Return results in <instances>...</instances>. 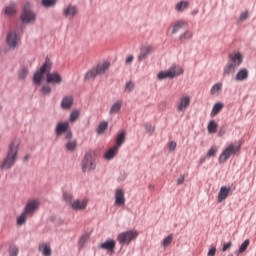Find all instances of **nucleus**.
Listing matches in <instances>:
<instances>
[{
  "label": "nucleus",
  "mask_w": 256,
  "mask_h": 256,
  "mask_svg": "<svg viewBox=\"0 0 256 256\" xmlns=\"http://www.w3.org/2000/svg\"><path fill=\"white\" fill-rule=\"evenodd\" d=\"M53 67V63L49 58L46 59L45 63L40 67V70H38L33 77V81L35 85H41V81H43V78L46 74V82L52 83L55 85H61L63 81V77L59 75L57 72H52L51 69Z\"/></svg>",
  "instance_id": "f257e3e1"
},
{
  "label": "nucleus",
  "mask_w": 256,
  "mask_h": 256,
  "mask_svg": "<svg viewBox=\"0 0 256 256\" xmlns=\"http://www.w3.org/2000/svg\"><path fill=\"white\" fill-rule=\"evenodd\" d=\"M241 63H243V54H241V52H234L229 54L228 62L223 69L224 77L233 75Z\"/></svg>",
  "instance_id": "f03ea898"
},
{
  "label": "nucleus",
  "mask_w": 256,
  "mask_h": 256,
  "mask_svg": "<svg viewBox=\"0 0 256 256\" xmlns=\"http://www.w3.org/2000/svg\"><path fill=\"white\" fill-rule=\"evenodd\" d=\"M18 146L15 143H11L6 159L2 164V169H11L17 161Z\"/></svg>",
  "instance_id": "7ed1b4c3"
},
{
  "label": "nucleus",
  "mask_w": 256,
  "mask_h": 256,
  "mask_svg": "<svg viewBox=\"0 0 256 256\" xmlns=\"http://www.w3.org/2000/svg\"><path fill=\"white\" fill-rule=\"evenodd\" d=\"M137 237H139V232L137 230H128L118 234L117 241L120 245H129V243L135 241Z\"/></svg>",
  "instance_id": "20e7f679"
},
{
  "label": "nucleus",
  "mask_w": 256,
  "mask_h": 256,
  "mask_svg": "<svg viewBox=\"0 0 256 256\" xmlns=\"http://www.w3.org/2000/svg\"><path fill=\"white\" fill-rule=\"evenodd\" d=\"M239 151V146L233 144L228 145L220 154L218 161L220 164L227 163L228 159H231V155H235Z\"/></svg>",
  "instance_id": "39448f33"
},
{
  "label": "nucleus",
  "mask_w": 256,
  "mask_h": 256,
  "mask_svg": "<svg viewBox=\"0 0 256 256\" xmlns=\"http://www.w3.org/2000/svg\"><path fill=\"white\" fill-rule=\"evenodd\" d=\"M39 207H41V202L37 199H31L27 201L23 211L26 215L33 217L39 211Z\"/></svg>",
  "instance_id": "423d86ee"
},
{
  "label": "nucleus",
  "mask_w": 256,
  "mask_h": 256,
  "mask_svg": "<svg viewBox=\"0 0 256 256\" xmlns=\"http://www.w3.org/2000/svg\"><path fill=\"white\" fill-rule=\"evenodd\" d=\"M21 19L23 23H33L35 22V19H37V15L31 11L30 4H25Z\"/></svg>",
  "instance_id": "0eeeda50"
},
{
  "label": "nucleus",
  "mask_w": 256,
  "mask_h": 256,
  "mask_svg": "<svg viewBox=\"0 0 256 256\" xmlns=\"http://www.w3.org/2000/svg\"><path fill=\"white\" fill-rule=\"evenodd\" d=\"M95 169V159L91 154H86L82 161V170L84 172L93 171Z\"/></svg>",
  "instance_id": "6e6552de"
},
{
  "label": "nucleus",
  "mask_w": 256,
  "mask_h": 256,
  "mask_svg": "<svg viewBox=\"0 0 256 256\" xmlns=\"http://www.w3.org/2000/svg\"><path fill=\"white\" fill-rule=\"evenodd\" d=\"M88 204H89V199H87V198H84L82 200L77 199L71 203V208L74 211H85L87 209Z\"/></svg>",
  "instance_id": "1a4fd4ad"
},
{
  "label": "nucleus",
  "mask_w": 256,
  "mask_h": 256,
  "mask_svg": "<svg viewBox=\"0 0 256 256\" xmlns=\"http://www.w3.org/2000/svg\"><path fill=\"white\" fill-rule=\"evenodd\" d=\"M19 41H21V38H19L17 32H9L7 34L6 43L12 49H15L19 45Z\"/></svg>",
  "instance_id": "9d476101"
},
{
  "label": "nucleus",
  "mask_w": 256,
  "mask_h": 256,
  "mask_svg": "<svg viewBox=\"0 0 256 256\" xmlns=\"http://www.w3.org/2000/svg\"><path fill=\"white\" fill-rule=\"evenodd\" d=\"M155 51V48L151 45H144L140 49V54L138 55V62L141 63V61H144V59H147L149 55H151Z\"/></svg>",
  "instance_id": "9b49d317"
},
{
  "label": "nucleus",
  "mask_w": 256,
  "mask_h": 256,
  "mask_svg": "<svg viewBox=\"0 0 256 256\" xmlns=\"http://www.w3.org/2000/svg\"><path fill=\"white\" fill-rule=\"evenodd\" d=\"M191 105V97L190 96H182L180 98L179 103L177 104L176 108L179 113H185L187 111V107Z\"/></svg>",
  "instance_id": "f8f14e48"
},
{
  "label": "nucleus",
  "mask_w": 256,
  "mask_h": 256,
  "mask_svg": "<svg viewBox=\"0 0 256 256\" xmlns=\"http://www.w3.org/2000/svg\"><path fill=\"white\" fill-rule=\"evenodd\" d=\"M115 205H118V207H123V205H125V191L123 189L116 190Z\"/></svg>",
  "instance_id": "ddd939ff"
},
{
  "label": "nucleus",
  "mask_w": 256,
  "mask_h": 256,
  "mask_svg": "<svg viewBox=\"0 0 256 256\" xmlns=\"http://www.w3.org/2000/svg\"><path fill=\"white\" fill-rule=\"evenodd\" d=\"M79 13V10H77V6L74 5H68L63 10V15L68 17L69 19H73Z\"/></svg>",
  "instance_id": "4468645a"
},
{
  "label": "nucleus",
  "mask_w": 256,
  "mask_h": 256,
  "mask_svg": "<svg viewBox=\"0 0 256 256\" xmlns=\"http://www.w3.org/2000/svg\"><path fill=\"white\" fill-rule=\"evenodd\" d=\"M235 81L243 82L249 79V70L241 68L234 77Z\"/></svg>",
  "instance_id": "2eb2a0df"
},
{
  "label": "nucleus",
  "mask_w": 256,
  "mask_h": 256,
  "mask_svg": "<svg viewBox=\"0 0 256 256\" xmlns=\"http://www.w3.org/2000/svg\"><path fill=\"white\" fill-rule=\"evenodd\" d=\"M231 193V187L222 186L218 193V203H223L229 194Z\"/></svg>",
  "instance_id": "dca6fc26"
},
{
  "label": "nucleus",
  "mask_w": 256,
  "mask_h": 256,
  "mask_svg": "<svg viewBox=\"0 0 256 256\" xmlns=\"http://www.w3.org/2000/svg\"><path fill=\"white\" fill-rule=\"evenodd\" d=\"M172 35H175L183 29V27H187V21L185 20H178L176 22H173L172 25Z\"/></svg>",
  "instance_id": "f3484780"
},
{
  "label": "nucleus",
  "mask_w": 256,
  "mask_h": 256,
  "mask_svg": "<svg viewBox=\"0 0 256 256\" xmlns=\"http://www.w3.org/2000/svg\"><path fill=\"white\" fill-rule=\"evenodd\" d=\"M109 67H111V63H109L108 61H104L102 63H99L96 67H94V69L96 70V72H98V75H103L109 69Z\"/></svg>",
  "instance_id": "a211bd4d"
},
{
  "label": "nucleus",
  "mask_w": 256,
  "mask_h": 256,
  "mask_svg": "<svg viewBox=\"0 0 256 256\" xmlns=\"http://www.w3.org/2000/svg\"><path fill=\"white\" fill-rule=\"evenodd\" d=\"M69 130V122H59L56 126V135H63Z\"/></svg>",
  "instance_id": "6ab92c4d"
},
{
  "label": "nucleus",
  "mask_w": 256,
  "mask_h": 256,
  "mask_svg": "<svg viewBox=\"0 0 256 256\" xmlns=\"http://www.w3.org/2000/svg\"><path fill=\"white\" fill-rule=\"evenodd\" d=\"M168 71L170 73H172V79L175 77H179V75H183L184 70L183 67L179 66V65H172Z\"/></svg>",
  "instance_id": "aec40b11"
},
{
  "label": "nucleus",
  "mask_w": 256,
  "mask_h": 256,
  "mask_svg": "<svg viewBox=\"0 0 256 256\" xmlns=\"http://www.w3.org/2000/svg\"><path fill=\"white\" fill-rule=\"evenodd\" d=\"M73 107V96H65L61 101L62 109H71Z\"/></svg>",
  "instance_id": "412c9836"
},
{
  "label": "nucleus",
  "mask_w": 256,
  "mask_h": 256,
  "mask_svg": "<svg viewBox=\"0 0 256 256\" xmlns=\"http://www.w3.org/2000/svg\"><path fill=\"white\" fill-rule=\"evenodd\" d=\"M189 9V1L182 0L175 5V11L183 13V11Z\"/></svg>",
  "instance_id": "4be33fe9"
},
{
  "label": "nucleus",
  "mask_w": 256,
  "mask_h": 256,
  "mask_svg": "<svg viewBox=\"0 0 256 256\" xmlns=\"http://www.w3.org/2000/svg\"><path fill=\"white\" fill-rule=\"evenodd\" d=\"M223 107H225V104H223V102H217L216 104H214L210 113L211 117L219 115V113H221V111L223 110Z\"/></svg>",
  "instance_id": "5701e85b"
},
{
  "label": "nucleus",
  "mask_w": 256,
  "mask_h": 256,
  "mask_svg": "<svg viewBox=\"0 0 256 256\" xmlns=\"http://www.w3.org/2000/svg\"><path fill=\"white\" fill-rule=\"evenodd\" d=\"M115 240H108L100 245V249L105 251H115Z\"/></svg>",
  "instance_id": "b1692460"
},
{
  "label": "nucleus",
  "mask_w": 256,
  "mask_h": 256,
  "mask_svg": "<svg viewBox=\"0 0 256 256\" xmlns=\"http://www.w3.org/2000/svg\"><path fill=\"white\" fill-rule=\"evenodd\" d=\"M38 250L44 256H51V245L47 243H42L39 245Z\"/></svg>",
  "instance_id": "393cba45"
},
{
  "label": "nucleus",
  "mask_w": 256,
  "mask_h": 256,
  "mask_svg": "<svg viewBox=\"0 0 256 256\" xmlns=\"http://www.w3.org/2000/svg\"><path fill=\"white\" fill-rule=\"evenodd\" d=\"M4 13L8 17H13V15H15V13H17V4H10V5L6 6L4 9Z\"/></svg>",
  "instance_id": "a878e982"
},
{
  "label": "nucleus",
  "mask_w": 256,
  "mask_h": 256,
  "mask_svg": "<svg viewBox=\"0 0 256 256\" xmlns=\"http://www.w3.org/2000/svg\"><path fill=\"white\" fill-rule=\"evenodd\" d=\"M126 135L127 133L125 132V130H122L116 137V145H114V147H117L119 149V147H121V145L125 143Z\"/></svg>",
  "instance_id": "bb28decb"
},
{
  "label": "nucleus",
  "mask_w": 256,
  "mask_h": 256,
  "mask_svg": "<svg viewBox=\"0 0 256 256\" xmlns=\"http://www.w3.org/2000/svg\"><path fill=\"white\" fill-rule=\"evenodd\" d=\"M117 151H119V148H117V146H113L112 148H110L104 155L105 159H107L108 161H110V159H113V157H115L117 155Z\"/></svg>",
  "instance_id": "cd10ccee"
},
{
  "label": "nucleus",
  "mask_w": 256,
  "mask_h": 256,
  "mask_svg": "<svg viewBox=\"0 0 256 256\" xmlns=\"http://www.w3.org/2000/svg\"><path fill=\"white\" fill-rule=\"evenodd\" d=\"M121 107H123L122 101L115 102L110 108V115H116V113H119V111H121Z\"/></svg>",
  "instance_id": "c85d7f7f"
},
{
  "label": "nucleus",
  "mask_w": 256,
  "mask_h": 256,
  "mask_svg": "<svg viewBox=\"0 0 256 256\" xmlns=\"http://www.w3.org/2000/svg\"><path fill=\"white\" fill-rule=\"evenodd\" d=\"M97 75H99V73L97 72V70L95 68H92L91 70H89L86 74H85V81H93V79H95V77H97Z\"/></svg>",
  "instance_id": "c756f323"
},
{
  "label": "nucleus",
  "mask_w": 256,
  "mask_h": 256,
  "mask_svg": "<svg viewBox=\"0 0 256 256\" xmlns=\"http://www.w3.org/2000/svg\"><path fill=\"white\" fill-rule=\"evenodd\" d=\"M108 127H109V122L107 121L101 122L97 127V130H96L97 134L103 135V133L107 131Z\"/></svg>",
  "instance_id": "7c9ffc66"
},
{
  "label": "nucleus",
  "mask_w": 256,
  "mask_h": 256,
  "mask_svg": "<svg viewBox=\"0 0 256 256\" xmlns=\"http://www.w3.org/2000/svg\"><path fill=\"white\" fill-rule=\"evenodd\" d=\"M179 39L181 43H185V41H189V39H193V32L187 30L179 36Z\"/></svg>",
  "instance_id": "2f4dec72"
},
{
  "label": "nucleus",
  "mask_w": 256,
  "mask_h": 256,
  "mask_svg": "<svg viewBox=\"0 0 256 256\" xmlns=\"http://www.w3.org/2000/svg\"><path fill=\"white\" fill-rule=\"evenodd\" d=\"M157 77L160 81H163V79H173V74L169 70H167L159 72Z\"/></svg>",
  "instance_id": "473e14b6"
},
{
  "label": "nucleus",
  "mask_w": 256,
  "mask_h": 256,
  "mask_svg": "<svg viewBox=\"0 0 256 256\" xmlns=\"http://www.w3.org/2000/svg\"><path fill=\"white\" fill-rule=\"evenodd\" d=\"M27 217H30L24 211L17 217V225L21 227V225H25L27 223Z\"/></svg>",
  "instance_id": "72a5a7b5"
},
{
  "label": "nucleus",
  "mask_w": 256,
  "mask_h": 256,
  "mask_svg": "<svg viewBox=\"0 0 256 256\" xmlns=\"http://www.w3.org/2000/svg\"><path fill=\"white\" fill-rule=\"evenodd\" d=\"M221 89H223V83H216L214 86H212L210 93L211 95H219Z\"/></svg>",
  "instance_id": "f704fd0d"
},
{
  "label": "nucleus",
  "mask_w": 256,
  "mask_h": 256,
  "mask_svg": "<svg viewBox=\"0 0 256 256\" xmlns=\"http://www.w3.org/2000/svg\"><path fill=\"white\" fill-rule=\"evenodd\" d=\"M80 116H81V111L73 110L70 113V118H69L70 123H75V121H77V119H79Z\"/></svg>",
  "instance_id": "c9c22d12"
},
{
  "label": "nucleus",
  "mask_w": 256,
  "mask_h": 256,
  "mask_svg": "<svg viewBox=\"0 0 256 256\" xmlns=\"http://www.w3.org/2000/svg\"><path fill=\"white\" fill-rule=\"evenodd\" d=\"M41 3L43 7L49 9V7H55L57 5V0H42Z\"/></svg>",
  "instance_id": "e433bc0d"
},
{
  "label": "nucleus",
  "mask_w": 256,
  "mask_h": 256,
  "mask_svg": "<svg viewBox=\"0 0 256 256\" xmlns=\"http://www.w3.org/2000/svg\"><path fill=\"white\" fill-rule=\"evenodd\" d=\"M218 127H219V125L217 124V122H215V120H212L208 124V132H210V133H217V128Z\"/></svg>",
  "instance_id": "4c0bfd02"
},
{
  "label": "nucleus",
  "mask_w": 256,
  "mask_h": 256,
  "mask_svg": "<svg viewBox=\"0 0 256 256\" xmlns=\"http://www.w3.org/2000/svg\"><path fill=\"white\" fill-rule=\"evenodd\" d=\"M67 151H75L77 149V140L68 141L66 143Z\"/></svg>",
  "instance_id": "58836bf2"
},
{
  "label": "nucleus",
  "mask_w": 256,
  "mask_h": 256,
  "mask_svg": "<svg viewBox=\"0 0 256 256\" xmlns=\"http://www.w3.org/2000/svg\"><path fill=\"white\" fill-rule=\"evenodd\" d=\"M63 199L65 203H67L68 205H71V203H73V194L69 192H63Z\"/></svg>",
  "instance_id": "ea45409f"
},
{
  "label": "nucleus",
  "mask_w": 256,
  "mask_h": 256,
  "mask_svg": "<svg viewBox=\"0 0 256 256\" xmlns=\"http://www.w3.org/2000/svg\"><path fill=\"white\" fill-rule=\"evenodd\" d=\"M9 256L19 255V248L16 245H10L8 249Z\"/></svg>",
  "instance_id": "a19ab883"
},
{
  "label": "nucleus",
  "mask_w": 256,
  "mask_h": 256,
  "mask_svg": "<svg viewBox=\"0 0 256 256\" xmlns=\"http://www.w3.org/2000/svg\"><path fill=\"white\" fill-rule=\"evenodd\" d=\"M171 243H173V235L170 234L168 235L164 240H163V247H169V245H171Z\"/></svg>",
  "instance_id": "79ce46f5"
},
{
  "label": "nucleus",
  "mask_w": 256,
  "mask_h": 256,
  "mask_svg": "<svg viewBox=\"0 0 256 256\" xmlns=\"http://www.w3.org/2000/svg\"><path fill=\"white\" fill-rule=\"evenodd\" d=\"M249 239H247V240H245L242 244H241V246H240V248H239V250H238V253H245V251H247V247H249Z\"/></svg>",
  "instance_id": "37998d69"
},
{
  "label": "nucleus",
  "mask_w": 256,
  "mask_h": 256,
  "mask_svg": "<svg viewBox=\"0 0 256 256\" xmlns=\"http://www.w3.org/2000/svg\"><path fill=\"white\" fill-rule=\"evenodd\" d=\"M27 75H29V70L27 68H23L19 73V79H26Z\"/></svg>",
  "instance_id": "c03bdc74"
},
{
  "label": "nucleus",
  "mask_w": 256,
  "mask_h": 256,
  "mask_svg": "<svg viewBox=\"0 0 256 256\" xmlns=\"http://www.w3.org/2000/svg\"><path fill=\"white\" fill-rule=\"evenodd\" d=\"M133 89H135V83H133L132 81H129L125 86V91H127L128 93H131Z\"/></svg>",
  "instance_id": "a18cd8bd"
},
{
  "label": "nucleus",
  "mask_w": 256,
  "mask_h": 256,
  "mask_svg": "<svg viewBox=\"0 0 256 256\" xmlns=\"http://www.w3.org/2000/svg\"><path fill=\"white\" fill-rule=\"evenodd\" d=\"M217 155V147H211L207 152V157H215Z\"/></svg>",
  "instance_id": "49530a36"
},
{
  "label": "nucleus",
  "mask_w": 256,
  "mask_h": 256,
  "mask_svg": "<svg viewBox=\"0 0 256 256\" xmlns=\"http://www.w3.org/2000/svg\"><path fill=\"white\" fill-rule=\"evenodd\" d=\"M41 92L43 93V95H49V93H51V86L44 85L41 89Z\"/></svg>",
  "instance_id": "de8ad7c7"
},
{
  "label": "nucleus",
  "mask_w": 256,
  "mask_h": 256,
  "mask_svg": "<svg viewBox=\"0 0 256 256\" xmlns=\"http://www.w3.org/2000/svg\"><path fill=\"white\" fill-rule=\"evenodd\" d=\"M248 18H249V12L248 11L242 12L240 14L239 21H246V19Z\"/></svg>",
  "instance_id": "09e8293b"
},
{
  "label": "nucleus",
  "mask_w": 256,
  "mask_h": 256,
  "mask_svg": "<svg viewBox=\"0 0 256 256\" xmlns=\"http://www.w3.org/2000/svg\"><path fill=\"white\" fill-rule=\"evenodd\" d=\"M231 247H233V243L232 242L224 243L223 247H222L223 253H225V251H228V249H231Z\"/></svg>",
  "instance_id": "8fccbe9b"
},
{
  "label": "nucleus",
  "mask_w": 256,
  "mask_h": 256,
  "mask_svg": "<svg viewBox=\"0 0 256 256\" xmlns=\"http://www.w3.org/2000/svg\"><path fill=\"white\" fill-rule=\"evenodd\" d=\"M145 129L148 133H153V131H155V127L151 124H146Z\"/></svg>",
  "instance_id": "3c124183"
},
{
  "label": "nucleus",
  "mask_w": 256,
  "mask_h": 256,
  "mask_svg": "<svg viewBox=\"0 0 256 256\" xmlns=\"http://www.w3.org/2000/svg\"><path fill=\"white\" fill-rule=\"evenodd\" d=\"M177 149V143L174 141L169 142V151H175Z\"/></svg>",
  "instance_id": "603ef678"
},
{
  "label": "nucleus",
  "mask_w": 256,
  "mask_h": 256,
  "mask_svg": "<svg viewBox=\"0 0 256 256\" xmlns=\"http://www.w3.org/2000/svg\"><path fill=\"white\" fill-rule=\"evenodd\" d=\"M215 253H217V248H216V247H212V248L208 251V256H215Z\"/></svg>",
  "instance_id": "864d4df0"
},
{
  "label": "nucleus",
  "mask_w": 256,
  "mask_h": 256,
  "mask_svg": "<svg viewBox=\"0 0 256 256\" xmlns=\"http://www.w3.org/2000/svg\"><path fill=\"white\" fill-rule=\"evenodd\" d=\"M65 133V139H72L73 138V133L70 132V130H67Z\"/></svg>",
  "instance_id": "5fc2aeb1"
},
{
  "label": "nucleus",
  "mask_w": 256,
  "mask_h": 256,
  "mask_svg": "<svg viewBox=\"0 0 256 256\" xmlns=\"http://www.w3.org/2000/svg\"><path fill=\"white\" fill-rule=\"evenodd\" d=\"M133 59H135V57L133 55H130L126 58V64L130 65V63H133Z\"/></svg>",
  "instance_id": "6e6d98bb"
},
{
  "label": "nucleus",
  "mask_w": 256,
  "mask_h": 256,
  "mask_svg": "<svg viewBox=\"0 0 256 256\" xmlns=\"http://www.w3.org/2000/svg\"><path fill=\"white\" fill-rule=\"evenodd\" d=\"M87 239H88L87 236H83V237L80 239V245H81L82 247L85 245V243H87Z\"/></svg>",
  "instance_id": "4d7b16f0"
},
{
  "label": "nucleus",
  "mask_w": 256,
  "mask_h": 256,
  "mask_svg": "<svg viewBox=\"0 0 256 256\" xmlns=\"http://www.w3.org/2000/svg\"><path fill=\"white\" fill-rule=\"evenodd\" d=\"M183 183H185V177L181 176L177 180V185H183Z\"/></svg>",
  "instance_id": "13d9d810"
},
{
  "label": "nucleus",
  "mask_w": 256,
  "mask_h": 256,
  "mask_svg": "<svg viewBox=\"0 0 256 256\" xmlns=\"http://www.w3.org/2000/svg\"><path fill=\"white\" fill-rule=\"evenodd\" d=\"M197 13H199V10L193 11L192 15H197Z\"/></svg>",
  "instance_id": "bf43d9fd"
},
{
  "label": "nucleus",
  "mask_w": 256,
  "mask_h": 256,
  "mask_svg": "<svg viewBox=\"0 0 256 256\" xmlns=\"http://www.w3.org/2000/svg\"><path fill=\"white\" fill-rule=\"evenodd\" d=\"M204 162H205V159H201V160H200V163H204Z\"/></svg>",
  "instance_id": "052dcab7"
},
{
  "label": "nucleus",
  "mask_w": 256,
  "mask_h": 256,
  "mask_svg": "<svg viewBox=\"0 0 256 256\" xmlns=\"http://www.w3.org/2000/svg\"><path fill=\"white\" fill-rule=\"evenodd\" d=\"M27 159H29V156H26V157H25V161H27Z\"/></svg>",
  "instance_id": "680f3d73"
},
{
  "label": "nucleus",
  "mask_w": 256,
  "mask_h": 256,
  "mask_svg": "<svg viewBox=\"0 0 256 256\" xmlns=\"http://www.w3.org/2000/svg\"><path fill=\"white\" fill-rule=\"evenodd\" d=\"M2 109V107L0 106V110Z\"/></svg>",
  "instance_id": "e2e57ef3"
}]
</instances>
